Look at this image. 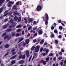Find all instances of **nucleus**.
<instances>
[{
    "label": "nucleus",
    "instance_id": "nucleus-1",
    "mask_svg": "<svg viewBox=\"0 0 66 66\" xmlns=\"http://www.w3.org/2000/svg\"><path fill=\"white\" fill-rule=\"evenodd\" d=\"M45 15L46 16V19L47 20H45V24L46 25H47L48 24V20L49 19V17H48V16L47 14V13H46L45 14Z\"/></svg>",
    "mask_w": 66,
    "mask_h": 66
},
{
    "label": "nucleus",
    "instance_id": "nucleus-2",
    "mask_svg": "<svg viewBox=\"0 0 66 66\" xmlns=\"http://www.w3.org/2000/svg\"><path fill=\"white\" fill-rule=\"evenodd\" d=\"M39 46H36L35 49V52H38V51H39Z\"/></svg>",
    "mask_w": 66,
    "mask_h": 66
},
{
    "label": "nucleus",
    "instance_id": "nucleus-3",
    "mask_svg": "<svg viewBox=\"0 0 66 66\" xmlns=\"http://www.w3.org/2000/svg\"><path fill=\"white\" fill-rule=\"evenodd\" d=\"M13 2H12L10 1L8 3V6L9 7H11V5L13 4Z\"/></svg>",
    "mask_w": 66,
    "mask_h": 66
},
{
    "label": "nucleus",
    "instance_id": "nucleus-4",
    "mask_svg": "<svg viewBox=\"0 0 66 66\" xmlns=\"http://www.w3.org/2000/svg\"><path fill=\"white\" fill-rule=\"evenodd\" d=\"M42 9V6H38L37 7V11H40Z\"/></svg>",
    "mask_w": 66,
    "mask_h": 66
},
{
    "label": "nucleus",
    "instance_id": "nucleus-5",
    "mask_svg": "<svg viewBox=\"0 0 66 66\" xmlns=\"http://www.w3.org/2000/svg\"><path fill=\"white\" fill-rule=\"evenodd\" d=\"M15 49H12V51L11 52H12V54L13 55H15L16 54V52H15Z\"/></svg>",
    "mask_w": 66,
    "mask_h": 66
},
{
    "label": "nucleus",
    "instance_id": "nucleus-6",
    "mask_svg": "<svg viewBox=\"0 0 66 66\" xmlns=\"http://www.w3.org/2000/svg\"><path fill=\"white\" fill-rule=\"evenodd\" d=\"M14 14L15 15H19V16H20V13L18 12H14Z\"/></svg>",
    "mask_w": 66,
    "mask_h": 66
},
{
    "label": "nucleus",
    "instance_id": "nucleus-7",
    "mask_svg": "<svg viewBox=\"0 0 66 66\" xmlns=\"http://www.w3.org/2000/svg\"><path fill=\"white\" fill-rule=\"evenodd\" d=\"M9 24H6L5 25L3 26V28H4V29H6V28H7V26H9Z\"/></svg>",
    "mask_w": 66,
    "mask_h": 66
},
{
    "label": "nucleus",
    "instance_id": "nucleus-8",
    "mask_svg": "<svg viewBox=\"0 0 66 66\" xmlns=\"http://www.w3.org/2000/svg\"><path fill=\"white\" fill-rule=\"evenodd\" d=\"M13 13L11 12L9 13H7L6 14H5L4 15V16H7L8 14H9V15H11Z\"/></svg>",
    "mask_w": 66,
    "mask_h": 66
},
{
    "label": "nucleus",
    "instance_id": "nucleus-9",
    "mask_svg": "<svg viewBox=\"0 0 66 66\" xmlns=\"http://www.w3.org/2000/svg\"><path fill=\"white\" fill-rule=\"evenodd\" d=\"M26 54L27 56L28 57H29V51H27L26 52Z\"/></svg>",
    "mask_w": 66,
    "mask_h": 66
},
{
    "label": "nucleus",
    "instance_id": "nucleus-10",
    "mask_svg": "<svg viewBox=\"0 0 66 66\" xmlns=\"http://www.w3.org/2000/svg\"><path fill=\"white\" fill-rule=\"evenodd\" d=\"M16 7L17 6H16V5H14L13 6V9L15 10V11H16V10H17Z\"/></svg>",
    "mask_w": 66,
    "mask_h": 66
},
{
    "label": "nucleus",
    "instance_id": "nucleus-11",
    "mask_svg": "<svg viewBox=\"0 0 66 66\" xmlns=\"http://www.w3.org/2000/svg\"><path fill=\"white\" fill-rule=\"evenodd\" d=\"M4 1V0H0V6L1 5V4H2Z\"/></svg>",
    "mask_w": 66,
    "mask_h": 66
},
{
    "label": "nucleus",
    "instance_id": "nucleus-12",
    "mask_svg": "<svg viewBox=\"0 0 66 66\" xmlns=\"http://www.w3.org/2000/svg\"><path fill=\"white\" fill-rule=\"evenodd\" d=\"M17 55H16L10 58V60L14 59H15V57L17 56Z\"/></svg>",
    "mask_w": 66,
    "mask_h": 66
},
{
    "label": "nucleus",
    "instance_id": "nucleus-13",
    "mask_svg": "<svg viewBox=\"0 0 66 66\" xmlns=\"http://www.w3.org/2000/svg\"><path fill=\"white\" fill-rule=\"evenodd\" d=\"M23 63H24V61L23 60L20 61L18 62L19 64H23Z\"/></svg>",
    "mask_w": 66,
    "mask_h": 66
},
{
    "label": "nucleus",
    "instance_id": "nucleus-14",
    "mask_svg": "<svg viewBox=\"0 0 66 66\" xmlns=\"http://www.w3.org/2000/svg\"><path fill=\"white\" fill-rule=\"evenodd\" d=\"M42 29H41V30H40L39 31V34H42L43 33V31H42Z\"/></svg>",
    "mask_w": 66,
    "mask_h": 66
},
{
    "label": "nucleus",
    "instance_id": "nucleus-15",
    "mask_svg": "<svg viewBox=\"0 0 66 66\" xmlns=\"http://www.w3.org/2000/svg\"><path fill=\"white\" fill-rule=\"evenodd\" d=\"M15 61L14 60L12 61L11 62V64L13 65V64H15Z\"/></svg>",
    "mask_w": 66,
    "mask_h": 66
},
{
    "label": "nucleus",
    "instance_id": "nucleus-16",
    "mask_svg": "<svg viewBox=\"0 0 66 66\" xmlns=\"http://www.w3.org/2000/svg\"><path fill=\"white\" fill-rule=\"evenodd\" d=\"M24 20H25V23H28V20L26 18H24Z\"/></svg>",
    "mask_w": 66,
    "mask_h": 66
},
{
    "label": "nucleus",
    "instance_id": "nucleus-17",
    "mask_svg": "<svg viewBox=\"0 0 66 66\" xmlns=\"http://www.w3.org/2000/svg\"><path fill=\"white\" fill-rule=\"evenodd\" d=\"M9 47V45L8 44H6L5 45V47L6 48H8Z\"/></svg>",
    "mask_w": 66,
    "mask_h": 66
},
{
    "label": "nucleus",
    "instance_id": "nucleus-18",
    "mask_svg": "<svg viewBox=\"0 0 66 66\" xmlns=\"http://www.w3.org/2000/svg\"><path fill=\"white\" fill-rule=\"evenodd\" d=\"M21 17H20L19 18V19H18V22H20V21H21Z\"/></svg>",
    "mask_w": 66,
    "mask_h": 66
},
{
    "label": "nucleus",
    "instance_id": "nucleus-19",
    "mask_svg": "<svg viewBox=\"0 0 66 66\" xmlns=\"http://www.w3.org/2000/svg\"><path fill=\"white\" fill-rule=\"evenodd\" d=\"M50 58L49 57H48L46 58V62H48V61L49 60Z\"/></svg>",
    "mask_w": 66,
    "mask_h": 66
},
{
    "label": "nucleus",
    "instance_id": "nucleus-20",
    "mask_svg": "<svg viewBox=\"0 0 66 66\" xmlns=\"http://www.w3.org/2000/svg\"><path fill=\"white\" fill-rule=\"evenodd\" d=\"M14 20H18V18L17 16H15L14 17Z\"/></svg>",
    "mask_w": 66,
    "mask_h": 66
},
{
    "label": "nucleus",
    "instance_id": "nucleus-21",
    "mask_svg": "<svg viewBox=\"0 0 66 66\" xmlns=\"http://www.w3.org/2000/svg\"><path fill=\"white\" fill-rule=\"evenodd\" d=\"M26 42L27 44H29V40L28 39H27L26 40Z\"/></svg>",
    "mask_w": 66,
    "mask_h": 66
},
{
    "label": "nucleus",
    "instance_id": "nucleus-22",
    "mask_svg": "<svg viewBox=\"0 0 66 66\" xmlns=\"http://www.w3.org/2000/svg\"><path fill=\"white\" fill-rule=\"evenodd\" d=\"M6 32H10L11 31V29H8L6 30Z\"/></svg>",
    "mask_w": 66,
    "mask_h": 66
},
{
    "label": "nucleus",
    "instance_id": "nucleus-23",
    "mask_svg": "<svg viewBox=\"0 0 66 66\" xmlns=\"http://www.w3.org/2000/svg\"><path fill=\"white\" fill-rule=\"evenodd\" d=\"M2 11H3V8H1L0 9V13L2 12Z\"/></svg>",
    "mask_w": 66,
    "mask_h": 66
},
{
    "label": "nucleus",
    "instance_id": "nucleus-24",
    "mask_svg": "<svg viewBox=\"0 0 66 66\" xmlns=\"http://www.w3.org/2000/svg\"><path fill=\"white\" fill-rule=\"evenodd\" d=\"M26 58V55H23L22 56V58L23 59H24Z\"/></svg>",
    "mask_w": 66,
    "mask_h": 66
},
{
    "label": "nucleus",
    "instance_id": "nucleus-25",
    "mask_svg": "<svg viewBox=\"0 0 66 66\" xmlns=\"http://www.w3.org/2000/svg\"><path fill=\"white\" fill-rule=\"evenodd\" d=\"M6 33H4V34H3L2 35V36L3 37L5 36H6Z\"/></svg>",
    "mask_w": 66,
    "mask_h": 66
},
{
    "label": "nucleus",
    "instance_id": "nucleus-26",
    "mask_svg": "<svg viewBox=\"0 0 66 66\" xmlns=\"http://www.w3.org/2000/svg\"><path fill=\"white\" fill-rule=\"evenodd\" d=\"M29 20L30 22H32V21L33 19H32V18L30 19H29Z\"/></svg>",
    "mask_w": 66,
    "mask_h": 66
},
{
    "label": "nucleus",
    "instance_id": "nucleus-27",
    "mask_svg": "<svg viewBox=\"0 0 66 66\" xmlns=\"http://www.w3.org/2000/svg\"><path fill=\"white\" fill-rule=\"evenodd\" d=\"M21 28V25H18L16 27V28Z\"/></svg>",
    "mask_w": 66,
    "mask_h": 66
},
{
    "label": "nucleus",
    "instance_id": "nucleus-28",
    "mask_svg": "<svg viewBox=\"0 0 66 66\" xmlns=\"http://www.w3.org/2000/svg\"><path fill=\"white\" fill-rule=\"evenodd\" d=\"M44 42V40H42L40 42V44H43Z\"/></svg>",
    "mask_w": 66,
    "mask_h": 66
},
{
    "label": "nucleus",
    "instance_id": "nucleus-29",
    "mask_svg": "<svg viewBox=\"0 0 66 66\" xmlns=\"http://www.w3.org/2000/svg\"><path fill=\"white\" fill-rule=\"evenodd\" d=\"M9 37V36H6V37H4V39H6L7 38H8Z\"/></svg>",
    "mask_w": 66,
    "mask_h": 66
},
{
    "label": "nucleus",
    "instance_id": "nucleus-30",
    "mask_svg": "<svg viewBox=\"0 0 66 66\" xmlns=\"http://www.w3.org/2000/svg\"><path fill=\"white\" fill-rule=\"evenodd\" d=\"M12 34L13 36H14L15 35V33L13 32L12 33Z\"/></svg>",
    "mask_w": 66,
    "mask_h": 66
},
{
    "label": "nucleus",
    "instance_id": "nucleus-31",
    "mask_svg": "<svg viewBox=\"0 0 66 66\" xmlns=\"http://www.w3.org/2000/svg\"><path fill=\"white\" fill-rule=\"evenodd\" d=\"M23 38H21V39H20V40L19 41V42H21V41L22 40H23Z\"/></svg>",
    "mask_w": 66,
    "mask_h": 66
},
{
    "label": "nucleus",
    "instance_id": "nucleus-32",
    "mask_svg": "<svg viewBox=\"0 0 66 66\" xmlns=\"http://www.w3.org/2000/svg\"><path fill=\"white\" fill-rule=\"evenodd\" d=\"M20 35V34L19 33H17L16 34V36H19Z\"/></svg>",
    "mask_w": 66,
    "mask_h": 66
},
{
    "label": "nucleus",
    "instance_id": "nucleus-33",
    "mask_svg": "<svg viewBox=\"0 0 66 66\" xmlns=\"http://www.w3.org/2000/svg\"><path fill=\"white\" fill-rule=\"evenodd\" d=\"M22 55H20V56H19V59H21V58H22Z\"/></svg>",
    "mask_w": 66,
    "mask_h": 66
},
{
    "label": "nucleus",
    "instance_id": "nucleus-34",
    "mask_svg": "<svg viewBox=\"0 0 66 66\" xmlns=\"http://www.w3.org/2000/svg\"><path fill=\"white\" fill-rule=\"evenodd\" d=\"M8 20H9L8 19H6L4 20V21H5V22L7 21H8Z\"/></svg>",
    "mask_w": 66,
    "mask_h": 66
},
{
    "label": "nucleus",
    "instance_id": "nucleus-35",
    "mask_svg": "<svg viewBox=\"0 0 66 66\" xmlns=\"http://www.w3.org/2000/svg\"><path fill=\"white\" fill-rule=\"evenodd\" d=\"M32 28V26H30L28 27V29L29 30H31V29Z\"/></svg>",
    "mask_w": 66,
    "mask_h": 66
},
{
    "label": "nucleus",
    "instance_id": "nucleus-36",
    "mask_svg": "<svg viewBox=\"0 0 66 66\" xmlns=\"http://www.w3.org/2000/svg\"><path fill=\"white\" fill-rule=\"evenodd\" d=\"M10 22L11 23H13V20L12 19L10 21Z\"/></svg>",
    "mask_w": 66,
    "mask_h": 66
},
{
    "label": "nucleus",
    "instance_id": "nucleus-37",
    "mask_svg": "<svg viewBox=\"0 0 66 66\" xmlns=\"http://www.w3.org/2000/svg\"><path fill=\"white\" fill-rule=\"evenodd\" d=\"M48 51H49V50L47 49L46 50V54H47V53L48 52Z\"/></svg>",
    "mask_w": 66,
    "mask_h": 66
},
{
    "label": "nucleus",
    "instance_id": "nucleus-38",
    "mask_svg": "<svg viewBox=\"0 0 66 66\" xmlns=\"http://www.w3.org/2000/svg\"><path fill=\"white\" fill-rule=\"evenodd\" d=\"M20 31H21V29H19L17 30V32H20Z\"/></svg>",
    "mask_w": 66,
    "mask_h": 66
},
{
    "label": "nucleus",
    "instance_id": "nucleus-39",
    "mask_svg": "<svg viewBox=\"0 0 66 66\" xmlns=\"http://www.w3.org/2000/svg\"><path fill=\"white\" fill-rule=\"evenodd\" d=\"M46 55V53H42L41 54V55H43V56H45Z\"/></svg>",
    "mask_w": 66,
    "mask_h": 66
},
{
    "label": "nucleus",
    "instance_id": "nucleus-40",
    "mask_svg": "<svg viewBox=\"0 0 66 66\" xmlns=\"http://www.w3.org/2000/svg\"><path fill=\"white\" fill-rule=\"evenodd\" d=\"M0 19H3V16H2L0 17Z\"/></svg>",
    "mask_w": 66,
    "mask_h": 66
},
{
    "label": "nucleus",
    "instance_id": "nucleus-41",
    "mask_svg": "<svg viewBox=\"0 0 66 66\" xmlns=\"http://www.w3.org/2000/svg\"><path fill=\"white\" fill-rule=\"evenodd\" d=\"M59 28L60 30H62V29H63V27L62 26H60Z\"/></svg>",
    "mask_w": 66,
    "mask_h": 66
},
{
    "label": "nucleus",
    "instance_id": "nucleus-42",
    "mask_svg": "<svg viewBox=\"0 0 66 66\" xmlns=\"http://www.w3.org/2000/svg\"><path fill=\"white\" fill-rule=\"evenodd\" d=\"M32 56H31L30 57L29 59V62H30V60H31V58H32Z\"/></svg>",
    "mask_w": 66,
    "mask_h": 66
},
{
    "label": "nucleus",
    "instance_id": "nucleus-43",
    "mask_svg": "<svg viewBox=\"0 0 66 66\" xmlns=\"http://www.w3.org/2000/svg\"><path fill=\"white\" fill-rule=\"evenodd\" d=\"M34 48H35V47L33 46L31 48V50H34Z\"/></svg>",
    "mask_w": 66,
    "mask_h": 66
},
{
    "label": "nucleus",
    "instance_id": "nucleus-44",
    "mask_svg": "<svg viewBox=\"0 0 66 66\" xmlns=\"http://www.w3.org/2000/svg\"><path fill=\"white\" fill-rule=\"evenodd\" d=\"M37 35V33H36L34 34V36H36Z\"/></svg>",
    "mask_w": 66,
    "mask_h": 66
},
{
    "label": "nucleus",
    "instance_id": "nucleus-45",
    "mask_svg": "<svg viewBox=\"0 0 66 66\" xmlns=\"http://www.w3.org/2000/svg\"><path fill=\"white\" fill-rule=\"evenodd\" d=\"M43 64H44V65H46V61H43L42 63Z\"/></svg>",
    "mask_w": 66,
    "mask_h": 66
},
{
    "label": "nucleus",
    "instance_id": "nucleus-46",
    "mask_svg": "<svg viewBox=\"0 0 66 66\" xmlns=\"http://www.w3.org/2000/svg\"><path fill=\"white\" fill-rule=\"evenodd\" d=\"M22 35H24V31H23L22 32Z\"/></svg>",
    "mask_w": 66,
    "mask_h": 66
},
{
    "label": "nucleus",
    "instance_id": "nucleus-47",
    "mask_svg": "<svg viewBox=\"0 0 66 66\" xmlns=\"http://www.w3.org/2000/svg\"><path fill=\"white\" fill-rule=\"evenodd\" d=\"M63 59V57H59V60H61V59Z\"/></svg>",
    "mask_w": 66,
    "mask_h": 66
},
{
    "label": "nucleus",
    "instance_id": "nucleus-48",
    "mask_svg": "<svg viewBox=\"0 0 66 66\" xmlns=\"http://www.w3.org/2000/svg\"><path fill=\"white\" fill-rule=\"evenodd\" d=\"M9 28H12V27H14V26L12 25L9 26Z\"/></svg>",
    "mask_w": 66,
    "mask_h": 66
},
{
    "label": "nucleus",
    "instance_id": "nucleus-49",
    "mask_svg": "<svg viewBox=\"0 0 66 66\" xmlns=\"http://www.w3.org/2000/svg\"><path fill=\"white\" fill-rule=\"evenodd\" d=\"M51 38H52V37H54V35L53 34H52L51 35Z\"/></svg>",
    "mask_w": 66,
    "mask_h": 66
},
{
    "label": "nucleus",
    "instance_id": "nucleus-50",
    "mask_svg": "<svg viewBox=\"0 0 66 66\" xmlns=\"http://www.w3.org/2000/svg\"><path fill=\"white\" fill-rule=\"evenodd\" d=\"M9 53V52H8L7 53H6L5 55L4 56H6V55H7Z\"/></svg>",
    "mask_w": 66,
    "mask_h": 66
},
{
    "label": "nucleus",
    "instance_id": "nucleus-51",
    "mask_svg": "<svg viewBox=\"0 0 66 66\" xmlns=\"http://www.w3.org/2000/svg\"><path fill=\"white\" fill-rule=\"evenodd\" d=\"M44 61H43V60H41L39 62L40 63H43V62Z\"/></svg>",
    "mask_w": 66,
    "mask_h": 66
},
{
    "label": "nucleus",
    "instance_id": "nucleus-52",
    "mask_svg": "<svg viewBox=\"0 0 66 66\" xmlns=\"http://www.w3.org/2000/svg\"><path fill=\"white\" fill-rule=\"evenodd\" d=\"M50 56H53V54L52 53L50 54H49Z\"/></svg>",
    "mask_w": 66,
    "mask_h": 66
},
{
    "label": "nucleus",
    "instance_id": "nucleus-53",
    "mask_svg": "<svg viewBox=\"0 0 66 66\" xmlns=\"http://www.w3.org/2000/svg\"><path fill=\"white\" fill-rule=\"evenodd\" d=\"M36 42H37V41L36 39H34L33 41V42H34V43H35Z\"/></svg>",
    "mask_w": 66,
    "mask_h": 66
},
{
    "label": "nucleus",
    "instance_id": "nucleus-54",
    "mask_svg": "<svg viewBox=\"0 0 66 66\" xmlns=\"http://www.w3.org/2000/svg\"><path fill=\"white\" fill-rule=\"evenodd\" d=\"M55 42L56 44H57L58 43V41H57L56 40H55Z\"/></svg>",
    "mask_w": 66,
    "mask_h": 66
},
{
    "label": "nucleus",
    "instance_id": "nucleus-55",
    "mask_svg": "<svg viewBox=\"0 0 66 66\" xmlns=\"http://www.w3.org/2000/svg\"><path fill=\"white\" fill-rule=\"evenodd\" d=\"M54 32L55 33H57V31L56 30H54Z\"/></svg>",
    "mask_w": 66,
    "mask_h": 66
},
{
    "label": "nucleus",
    "instance_id": "nucleus-56",
    "mask_svg": "<svg viewBox=\"0 0 66 66\" xmlns=\"http://www.w3.org/2000/svg\"><path fill=\"white\" fill-rule=\"evenodd\" d=\"M43 48H41L40 50V51H43Z\"/></svg>",
    "mask_w": 66,
    "mask_h": 66
},
{
    "label": "nucleus",
    "instance_id": "nucleus-57",
    "mask_svg": "<svg viewBox=\"0 0 66 66\" xmlns=\"http://www.w3.org/2000/svg\"><path fill=\"white\" fill-rule=\"evenodd\" d=\"M51 29H52V30H53V29H54V27H51Z\"/></svg>",
    "mask_w": 66,
    "mask_h": 66
},
{
    "label": "nucleus",
    "instance_id": "nucleus-58",
    "mask_svg": "<svg viewBox=\"0 0 66 66\" xmlns=\"http://www.w3.org/2000/svg\"><path fill=\"white\" fill-rule=\"evenodd\" d=\"M26 45V43H24L23 44V46H25Z\"/></svg>",
    "mask_w": 66,
    "mask_h": 66
},
{
    "label": "nucleus",
    "instance_id": "nucleus-59",
    "mask_svg": "<svg viewBox=\"0 0 66 66\" xmlns=\"http://www.w3.org/2000/svg\"><path fill=\"white\" fill-rule=\"evenodd\" d=\"M36 23H37V22L36 21H34V24H36Z\"/></svg>",
    "mask_w": 66,
    "mask_h": 66
},
{
    "label": "nucleus",
    "instance_id": "nucleus-60",
    "mask_svg": "<svg viewBox=\"0 0 66 66\" xmlns=\"http://www.w3.org/2000/svg\"><path fill=\"white\" fill-rule=\"evenodd\" d=\"M16 4L17 5H19V2H17L16 3Z\"/></svg>",
    "mask_w": 66,
    "mask_h": 66
},
{
    "label": "nucleus",
    "instance_id": "nucleus-61",
    "mask_svg": "<svg viewBox=\"0 0 66 66\" xmlns=\"http://www.w3.org/2000/svg\"><path fill=\"white\" fill-rule=\"evenodd\" d=\"M61 37H62V36H61V35H59V38H61Z\"/></svg>",
    "mask_w": 66,
    "mask_h": 66
},
{
    "label": "nucleus",
    "instance_id": "nucleus-62",
    "mask_svg": "<svg viewBox=\"0 0 66 66\" xmlns=\"http://www.w3.org/2000/svg\"><path fill=\"white\" fill-rule=\"evenodd\" d=\"M59 23H61L62 22V21L61 20H59L58 21Z\"/></svg>",
    "mask_w": 66,
    "mask_h": 66
},
{
    "label": "nucleus",
    "instance_id": "nucleus-63",
    "mask_svg": "<svg viewBox=\"0 0 66 66\" xmlns=\"http://www.w3.org/2000/svg\"><path fill=\"white\" fill-rule=\"evenodd\" d=\"M44 45H47V42H45L44 44Z\"/></svg>",
    "mask_w": 66,
    "mask_h": 66
},
{
    "label": "nucleus",
    "instance_id": "nucleus-64",
    "mask_svg": "<svg viewBox=\"0 0 66 66\" xmlns=\"http://www.w3.org/2000/svg\"><path fill=\"white\" fill-rule=\"evenodd\" d=\"M63 62H61V66H62V65H63Z\"/></svg>",
    "mask_w": 66,
    "mask_h": 66
}]
</instances>
